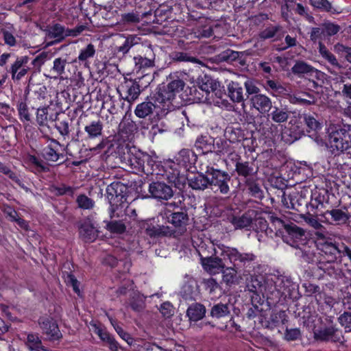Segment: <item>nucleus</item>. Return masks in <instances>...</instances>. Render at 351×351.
I'll return each mask as SVG.
<instances>
[{
  "instance_id": "obj_1",
  "label": "nucleus",
  "mask_w": 351,
  "mask_h": 351,
  "mask_svg": "<svg viewBox=\"0 0 351 351\" xmlns=\"http://www.w3.org/2000/svg\"><path fill=\"white\" fill-rule=\"evenodd\" d=\"M316 249L304 251V258L309 263H315L324 274L336 277L337 270L335 263L341 256V251L336 243L324 239H319L315 242Z\"/></svg>"
},
{
  "instance_id": "obj_2",
  "label": "nucleus",
  "mask_w": 351,
  "mask_h": 351,
  "mask_svg": "<svg viewBox=\"0 0 351 351\" xmlns=\"http://www.w3.org/2000/svg\"><path fill=\"white\" fill-rule=\"evenodd\" d=\"M268 217L274 228L275 235L280 237L285 243L295 248L304 243L306 236L303 228L285 217H278L272 214Z\"/></svg>"
},
{
  "instance_id": "obj_3",
  "label": "nucleus",
  "mask_w": 351,
  "mask_h": 351,
  "mask_svg": "<svg viewBox=\"0 0 351 351\" xmlns=\"http://www.w3.org/2000/svg\"><path fill=\"white\" fill-rule=\"evenodd\" d=\"M223 255L224 259L228 260V265H233L240 276L254 275L256 270L260 269L258 257L252 252H241L237 248L228 247ZM246 279L248 280V278Z\"/></svg>"
},
{
  "instance_id": "obj_4",
  "label": "nucleus",
  "mask_w": 351,
  "mask_h": 351,
  "mask_svg": "<svg viewBox=\"0 0 351 351\" xmlns=\"http://www.w3.org/2000/svg\"><path fill=\"white\" fill-rule=\"evenodd\" d=\"M121 158L135 173L153 175L156 168L157 157L137 149L136 147H126V152H123Z\"/></svg>"
},
{
  "instance_id": "obj_5",
  "label": "nucleus",
  "mask_w": 351,
  "mask_h": 351,
  "mask_svg": "<svg viewBox=\"0 0 351 351\" xmlns=\"http://www.w3.org/2000/svg\"><path fill=\"white\" fill-rule=\"evenodd\" d=\"M104 123L97 119L87 122L84 125V132H78V137H81L82 141L86 143L91 152L99 153L104 150L109 141L107 137L103 134Z\"/></svg>"
},
{
  "instance_id": "obj_6",
  "label": "nucleus",
  "mask_w": 351,
  "mask_h": 351,
  "mask_svg": "<svg viewBox=\"0 0 351 351\" xmlns=\"http://www.w3.org/2000/svg\"><path fill=\"white\" fill-rule=\"evenodd\" d=\"M327 147L334 156H339L351 140V124L343 123L330 126Z\"/></svg>"
},
{
  "instance_id": "obj_7",
  "label": "nucleus",
  "mask_w": 351,
  "mask_h": 351,
  "mask_svg": "<svg viewBox=\"0 0 351 351\" xmlns=\"http://www.w3.org/2000/svg\"><path fill=\"white\" fill-rule=\"evenodd\" d=\"M248 319H252L254 326L252 329H274V328H282V329H289L288 325V315L285 311L273 312L269 318L266 317V313L264 315L256 316L254 311L248 310L246 313ZM290 329H299L298 328H291Z\"/></svg>"
},
{
  "instance_id": "obj_8",
  "label": "nucleus",
  "mask_w": 351,
  "mask_h": 351,
  "mask_svg": "<svg viewBox=\"0 0 351 351\" xmlns=\"http://www.w3.org/2000/svg\"><path fill=\"white\" fill-rule=\"evenodd\" d=\"M153 175L160 176L178 189H182L186 183V178L181 173L176 161L167 160L163 162L157 160Z\"/></svg>"
},
{
  "instance_id": "obj_9",
  "label": "nucleus",
  "mask_w": 351,
  "mask_h": 351,
  "mask_svg": "<svg viewBox=\"0 0 351 351\" xmlns=\"http://www.w3.org/2000/svg\"><path fill=\"white\" fill-rule=\"evenodd\" d=\"M218 24L196 23L195 27L192 29H186L178 40V46L182 49L189 50L193 48L195 43L199 39L208 38L213 34V27Z\"/></svg>"
},
{
  "instance_id": "obj_10",
  "label": "nucleus",
  "mask_w": 351,
  "mask_h": 351,
  "mask_svg": "<svg viewBox=\"0 0 351 351\" xmlns=\"http://www.w3.org/2000/svg\"><path fill=\"white\" fill-rule=\"evenodd\" d=\"M206 173L210 177L209 189L216 194H230L231 176L227 171L208 165Z\"/></svg>"
},
{
  "instance_id": "obj_11",
  "label": "nucleus",
  "mask_w": 351,
  "mask_h": 351,
  "mask_svg": "<svg viewBox=\"0 0 351 351\" xmlns=\"http://www.w3.org/2000/svg\"><path fill=\"white\" fill-rule=\"evenodd\" d=\"M186 7L188 21L205 24H217L219 16L209 14L206 10L208 5L206 2L203 3L202 0H186Z\"/></svg>"
},
{
  "instance_id": "obj_12",
  "label": "nucleus",
  "mask_w": 351,
  "mask_h": 351,
  "mask_svg": "<svg viewBox=\"0 0 351 351\" xmlns=\"http://www.w3.org/2000/svg\"><path fill=\"white\" fill-rule=\"evenodd\" d=\"M229 159L234 164V170L239 182L258 174V167L255 164V158L242 157L235 152L230 154Z\"/></svg>"
},
{
  "instance_id": "obj_13",
  "label": "nucleus",
  "mask_w": 351,
  "mask_h": 351,
  "mask_svg": "<svg viewBox=\"0 0 351 351\" xmlns=\"http://www.w3.org/2000/svg\"><path fill=\"white\" fill-rule=\"evenodd\" d=\"M173 211L167 210L165 213L167 222L171 224L170 234L173 237H179L186 232L189 217L186 208H176Z\"/></svg>"
},
{
  "instance_id": "obj_14",
  "label": "nucleus",
  "mask_w": 351,
  "mask_h": 351,
  "mask_svg": "<svg viewBox=\"0 0 351 351\" xmlns=\"http://www.w3.org/2000/svg\"><path fill=\"white\" fill-rule=\"evenodd\" d=\"M181 73H171L169 76V82L167 85H160L156 93L159 97L158 99L164 104L166 101H172L176 95L182 91L184 87V82L180 79Z\"/></svg>"
},
{
  "instance_id": "obj_15",
  "label": "nucleus",
  "mask_w": 351,
  "mask_h": 351,
  "mask_svg": "<svg viewBox=\"0 0 351 351\" xmlns=\"http://www.w3.org/2000/svg\"><path fill=\"white\" fill-rule=\"evenodd\" d=\"M302 315L298 314V319L300 326L307 329H337L333 323V317L323 316L319 317L315 313H311L310 311L304 310Z\"/></svg>"
},
{
  "instance_id": "obj_16",
  "label": "nucleus",
  "mask_w": 351,
  "mask_h": 351,
  "mask_svg": "<svg viewBox=\"0 0 351 351\" xmlns=\"http://www.w3.org/2000/svg\"><path fill=\"white\" fill-rule=\"evenodd\" d=\"M126 187L120 182H113L106 187V196L110 204V213L113 215L123 208L127 200Z\"/></svg>"
},
{
  "instance_id": "obj_17",
  "label": "nucleus",
  "mask_w": 351,
  "mask_h": 351,
  "mask_svg": "<svg viewBox=\"0 0 351 351\" xmlns=\"http://www.w3.org/2000/svg\"><path fill=\"white\" fill-rule=\"evenodd\" d=\"M159 97L155 93L150 95L146 101L138 104L134 110L135 115L138 118H145L152 116L158 117L160 112L165 108L163 102L158 99Z\"/></svg>"
},
{
  "instance_id": "obj_18",
  "label": "nucleus",
  "mask_w": 351,
  "mask_h": 351,
  "mask_svg": "<svg viewBox=\"0 0 351 351\" xmlns=\"http://www.w3.org/2000/svg\"><path fill=\"white\" fill-rule=\"evenodd\" d=\"M141 81V78L134 80L126 79L118 90L120 96L130 104L134 101L138 99L141 91L143 90V87L140 85Z\"/></svg>"
},
{
  "instance_id": "obj_19",
  "label": "nucleus",
  "mask_w": 351,
  "mask_h": 351,
  "mask_svg": "<svg viewBox=\"0 0 351 351\" xmlns=\"http://www.w3.org/2000/svg\"><path fill=\"white\" fill-rule=\"evenodd\" d=\"M239 185L243 191L249 196L262 200L264 197V191L261 188V179L258 174L239 181Z\"/></svg>"
},
{
  "instance_id": "obj_20",
  "label": "nucleus",
  "mask_w": 351,
  "mask_h": 351,
  "mask_svg": "<svg viewBox=\"0 0 351 351\" xmlns=\"http://www.w3.org/2000/svg\"><path fill=\"white\" fill-rule=\"evenodd\" d=\"M216 89V83L208 75H204L203 77L198 78L197 85H194L190 88V95L195 98L201 99L205 95L206 99L211 91Z\"/></svg>"
},
{
  "instance_id": "obj_21",
  "label": "nucleus",
  "mask_w": 351,
  "mask_h": 351,
  "mask_svg": "<svg viewBox=\"0 0 351 351\" xmlns=\"http://www.w3.org/2000/svg\"><path fill=\"white\" fill-rule=\"evenodd\" d=\"M246 102L252 112H257L264 116L268 114L272 108L271 99L264 94L248 96L246 98Z\"/></svg>"
},
{
  "instance_id": "obj_22",
  "label": "nucleus",
  "mask_w": 351,
  "mask_h": 351,
  "mask_svg": "<svg viewBox=\"0 0 351 351\" xmlns=\"http://www.w3.org/2000/svg\"><path fill=\"white\" fill-rule=\"evenodd\" d=\"M149 193L152 198L159 201H167L174 194L171 186L164 182H152L149 185Z\"/></svg>"
},
{
  "instance_id": "obj_23",
  "label": "nucleus",
  "mask_w": 351,
  "mask_h": 351,
  "mask_svg": "<svg viewBox=\"0 0 351 351\" xmlns=\"http://www.w3.org/2000/svg\"><path fill=\"white\" fill-rule=\"evenodd\" d=\"M175 160L179 167L185 171L193 172L196 170L195 164L197 161V154L191 149H182L176 156Z\"/></svg>"
},
{
  "instance_id": "obj_24",
  "label": "nucleus",
  "mask_w": 351,
  "mask_h": 351,
  "mask_svg": "<svg viewBox=\"0 0 351 351\" xmlns=\"http://www.w3.org/2000/svg\"><path fill=\"white\" fill-rule=\"evenodd\" d=\"M274 287L280 296L286 299L292 298L293 293L297 289L298 285L290 276L280 275L274 281Z\"/></svg>"
},
{
  "instance_id": "obj_25",
  "label": "nucleus",
  "mask_w": 351,
  "mask_h": 351,
  "mask_svg": "<svg viewBox=\"0 0 351 351\" xmlns=\"http://www.w3.org/2000/svg\"><path fill=\"white\" fill-rule=\"evenodd\" d=\"M156 54L151 45L144 47L141 53L134 57L137 71L152 68L155 66Z\"/></svg>"
},
{
  "instance_id": "obj_26",
  "label": "nucleus",
  "mask_w": 351,
  "mask_h": 351,
  "mask_svg": "<svg viewBox=\"0 0 351 351\" xmlns=\"http://www.w3.org/2000/svg\"><path fill=\"white\" fill-rule=\"evenodd\" d=\"M319 215L321 217V221L329 224L345 223L350 218V215L348 213L344 212L339 208L325 210V211L323 213H319Z\"/></svg>"
},
{
  "instance_id": "obj_27",
  "label": "nucleus",
  "mask_w": 351,
  "mask_h": 351,
  "mask_svg": "<svg viewBox=\"0 0 351 351\" xmlns=\"http://www.w3.org/2000/svg\"><path fill=\"white\" fill-rule=\"evenodd\" d=\"M258 35L263 40L272 39L274 41H278L284 36V31L280 25L267 22L263 24Z\"/></svg>"
},
{
  "instance_id": "obj_28",
  "label": "nucleus",
  "mask_w": 351,
  "mask_h": 351,
  "mask_svg": "<svg viewBox=\"0 0 351 351\" xmlns=\"http://www.w3.org/2000/svg\"><path fill=\"white\" fill-rule=\"evenodd\" d=\"M43 136L50 141V143L41 150L43 159L47 162H56L59 159L63 158V154L60 153L58 150V147L61 146L60 142L56 139L49 138L47 134H44Z\"/></svg>"
},
{
  "instance_id": "obj_29",
  "label": "nucleus",
  "mask_w": 351,
  "mask_h": 351,
  "mask_svg": "<svg viewBox=\"0 0 351 351\" xmlns=\"http://www.w3.org/2000/svg\"><path fill=\"white\" fill-rule=\"evenodd\" d=\"M99 232L95 224L89 219L84 221L79 226L80 238L85 243L94 242Z\"/></svg>"
},
{
  "instance_id": "obj_30",
  "label": "nucleus",
  "mask_w": 351,
  "mask_h": 351,
  "mask_svg": "<svg viewBox=\"0 0 351 351\" xmlns=\"http://www.w3.org/2000/svg\"><path fill=\"white\" fill-rule=\"evenodd\" d=\"M226 247H228L223 245V247L220 248V257L210 256L206 258H202V263L203 267L211 271L215 269H223L225 268V265L228 263V260H225V256L223 255Z\"/></svg>"
},
{
  "instance_id": "obj_31",
  "label": "nucleus",
  "mask_w": 351,
  "mask_h": 351,
  "mask_svg": "<svg viewBox=\"0 0 351 351\" xmlns=\"http://www.w3.org/2000/svg\"><path fill=\"white\" fill-rule=\"evenodd\" d=\"M51 108L50 106L38 107L36 112V121L40 128V130L43 133L42 128L47 126L48 123L56 121L58 113L57 112H50Z\"/></svg>"
},
{
  "instance_id": "obj_32",
  "label": "nucleus",
  "mask_w": 351,
  "mask_h": 351,
  "mask_svg": "<svg viewBox=\"0 0 351 351\" xmlns=\"http://www.w3.org/2000/svg\"><path fill=\"white\" fill-rule=\"evenodd\" d=\"M209 178L208 173L197 172L189 176L186 180H187L189 187L193 190L204 191L209 189Z\"/></svg>"
},
{
  "instance_id": "obj_33",
  "label": "nucleus",
  "mask_w": 351,
  "mask_h": 351,
  "mask_svg": "<svg viewBox=\"0 0 351 351\" xmlns=\"http://www.w3.org/2000/svg\"><path fill=\"white\" fill-rule=\"evenodd\" d=\"M194 147L198 152V155H206L209 153H213L214 138L208 135H199L195 141Z\"/></svg>"
},
{
  "instance_id": "obj_34",
  "label": "nucleus",
  "mask_w": 351,
  "mask_h": 351,
  "mask_svg": "<svg viewBox=\"0 0 351 351\" xmlns=\"http://www.w3.org/2000/svg\"><path fill=\"white\" fill-rule=\"evenodd\" d=\"M228 96L230 99L234 103H241V106L244 108L245 101L243 88L237 82L231 81L227 86Z\"/></svg>"
},
{
  "instance_id": "obj_35",
  "label": "nucleus",
  "mask_w": 351,
  "mask_h": 351,
  "mask_svg": "<svg viewBox=\"0 0 351 351\" xmlns=\"http://www.w3.org/2000/svg\"><path fill=\"white\" fill-rule=\"evenodd\" d=\"M339 330H309L310 336L315 340L340 342L343 336L337 333Z\"/></svg>"
},
{
  "instance_id": "obj_36",
  "label": "nucleus",
  "mask_w": 351,
  "mask_h": 351,
  "mask_svg": "<svg viewBox=\"0 0 351 351\" xmlns=\"http://www.w3.org/2000/svg\"><path fill=\"white\" fill-rule=\"evenodd\" d=\"M250 298L252 308H250L248 310L254 311L256 316L264 315L266 313V311L269 308V305L267 302L265 301L263 295H261L258 292H253L252 293Z\"/></svg>"
},
{
  "instance_id": "obj_37",
  "label": "nucleus",
  "mask_w": 351,
  "mask_h": 351,
  "mask_svg": "<svg viewBox=\"0 0 351 351\" xmlns=\"http://www.w3.org/2000/svg\"><path fill=\"white\" fill-rule=\"evenodd\" d=\"M19 119L23 124H29L32 121V114L27 104V97L20 98L16 104Z\"/></svg>"
},
{
  "instance_id": "obj_38",
  "label": "nucleus",
  "mask_w": 351,
  "mask_h": 351,
  "mask_svg": "<svg viewBox=\"0 0 351 351\" xmlns=\"http://www.w3.org/2000/svg\"><path fill=\"white\" fill-rule=\"evenodd\" d=\"M324 196L317 193L311 195L310 202H308L307 211L312 212L316 216H319V213H323L324 208Z\"/></svg>"
},
{
  "instance_id": "obj_39",
  "label": "nucleus",
  "mask_w": 351,
  "mask_h": 351,
  "mask_svg": "<svg viewBox=\"0 0 351 351\" xmlns=\"http://www.w3.org/2000/svg\"><path fill=\"white\" fill-rule=\"evenodd\" d=\"M162 12H164L165 14L169 13L170 15L180 14L183 12V5L177 3V1L174 0L167 1L156 11V14H161Z\"/></svg>"
},
{
  "instance_id": "obj_40",
  "label": "nucleus",
  "mask_w": 351,
  "mask_h": 351,
  "mask_svg": "<svg viewBox=\"0 0 351 351\" xmlns=\"http://www.w3.org/2000/svg\"><path fill=\"white\" fill-rule=\"evenodd\" d=\"M270 113L268 112L269 118L275 123H281L286 122L289 116V112L286 107L282 105L280 106H273Z\"/></svg>"
},
{
  "instance_id": "obj_41",
  "label": "nucleus",
  "mask_w": 351,
  "mask_h": 351,
  "mask_svg": "<svg viewBox=\"0 0 351 351\" xmlns=\"http://www.w3.org/2000/svg\"><path fill=\"white\" fill-rule=\"evenodd\" d=\"M169 230L170 227L168 226L147 224L145 232L151 238H159L162 237H171Z\"/></svg>"
},
{
  "instance_id": "obj_42",
  "label": "nucleus",
  "mask_w": 351,
  "mask_h": 351,
  "mask_svg": "<svg viewBox=\"0 0 351 351\" xmlns=\"http://www.w3.org/2000/svg\"><path fill=\"white\" fill-rule=\"evenodd\" d=\"M66 64L67 61L65 58H55L53 62V66L49 71L50 77L53 79L64 78Z\"/></svg>"
},
{
  "instance_id": "obj_43",
  "label": "nucleus",
  "mask_w": 351,
  "mask_h": 351,
  "mask_svg": "<svg viewBox=\"0 0 351 351\" xmlns=\"http://www.w3.org/2000/svg\"><path fill=\"white\" fill-rule=\"evenodd\" d=\"M206 314V307L200 303L192 304L186 311V315L190 321L197 322L202 319Z\"/></svg>"
},
{
  "instance_id": "obj_44",
  "label": "nucleus",
  "mask_w": 351,
  "mask_h": 351,
  "mask_svg": "<svg viewBox=\"0 0 351 351\" xmlns=\"http://www.w3.org/2000/svg\"><path fill=\"white\" fill-rule=\"evenodd\" d=\"M246 131L240 127H227L225 130V136L230 143H235L245 140Z\"/></svg>"
},
{
  "instance_id": "obj_45",
  "label": "nucleus",
  "mask_w": 351,
  "mask_h": 351,
  "mask_svg": "<svg viewBox=\"0 0 351 351\" xmlns=\"http://www.w3.org/2000/svg\"><path fill=\"white\" fill-rule=\"evenodd\" d=\"M271 225V223H270ZM252 228L256 232H265L267 235L275 233V230L273 226H269L267 220L262 217H256L254 219H252Z\"/></svg>"
},
{
  "instance_id": "obj_46",
  "label": "nucleus",
  "mask_w": 351,
  "mask_h": 351,
  "mask_svg": "<svg viewBox=\"0 0 351 351\" xmlns=\"http://www.w3.org/2000/svg\"><path fill=\"white\" fill-rule=\"evenodd\" d=\"M300 119H302L303 122L305 123L306 126V130L308 134L313 132L312 135H313L317 132V130L322 128L319 122L317 121L316 119L311 114H304L300 117ZM311 135V134H308V136Z\"/></svg>"
},
{
  "instance_id": "obj_47",
  "label": "nucleus",
  "mask_w": 351,
  "mask_h": 351,
  "mask_svg": "<svg viewBox=\"0 0 351 351\" xmlns=\"http://www.w3.org/2000/svg\"><path fill=\"white\" fill-rule=\"evenodd\" d=\"M96 53V49L93 44L89 43L80 50L77 57L78 62L86 65L88 60L93 58Z\"/></svg>"
},
{
  "instance_id": "obj_48",
  "label": "nucleus",
  "mask_w": 351,
  "mask_h": 351,
  "mask_svg": "<svg viewBox=\"0 0 351 351\" xmlns=\"http://www.w3.org/2000/svg\"><path fill=\"white\" fill-rule=\"evenodd\" d=\"M169 130L168 125L159 115L151 119V128L149 133L153 136L167 132Z\"/></svg>"
},
{
  "instance_id": "obj_49",
  "label": "nucleus",
  "mask_w": 351,
  "mask_h": 351,
  "mask_svg": "<svg viewBox=\"0 0 351 351\" xmlns=\"http://www.w3.org/2000/svg\"><path fill=\"white\" fill-rule=\"evenodd\" d=\"M259 270H256L254 275H248L250 277V280L247 282V287H248L251 293L253 292H262L263 291V277L261 275H258Z\"/></svg>"
},
{
  "instance_id": "obj_50",
  "label": "nucleus",
  "mask_w": 351,
  "mask_h": 351,
  "mask_svg": "<svg viewBox=\"0 0 351 351\" xmlns=\"http://www.w3.org/2000/svg\"><path fill=\"white\" fill-rule=\"evenodd\" d=\"M48 35L51 38H55L57 42L62 41L67 35V29L60 23H56L49 29Z\"/></svg>"
},
{
  "instance_id": "obj_51",
  "label": "nucleus",
  "mask_w": 351,
  "mask_h": 351,
  "mask_svg": "<svg viewBox=\"0 0 351 351\" xmlns=\"http://www.w3.org/2000/svg\"><path fill=\"white\" fill-rule=\"evenodd\" d=\"M290 101L293 104L307 106L315 102V98L313 95L310 93H302L291 96Z\"/></svg>"
},
{
  "instance_id": "obj_52",
  "label": "nucleus",
  "mask_w": 351,
  "mask_h": 351,
  "mask_svg": "<svg viewBox=\"0 0 351 351\" xmlns=\"http://www.w3.org/2000/svg\"><path fill=\"white\" fill-rule=\"evenodd\" d=\"M29 162L32 169V171L35 173H46L49 171L45 162L34 155L29 156Z\"/></svg>"
},
{
  "instance_id": "obj_53",
  "label": "nucleus",
  "mask_w": 351,
  "mask_h": 351,
  "mask_svg": "<svg viewBox=\"0 0 351 351\" xmlns=\"http://www.w3.org/2000/svg\"><path fill=\"white\" fill-rule=\"evenodd\" d=\"M290 202H293L291 209L297 212L302 213L305 209L307 210L308 201L298 193H292V199H289Z\"/></svg>"
},
{
  "instance_id": "obj_54",
  "label": "nucleus",
  "mask_w": 351,
  "mask_h": 351,
  "mask_svg": "<svg viewBox=\"0 0 351 351\" xmlns=\"http://www.w3.org/2000/svg\"><path fill=\"white\" fill-rule=\"evenodd\" d=\"M223 272V280L227 285L234 284L237 281V275L239 271L233 267V265H225V268L221 269Z\"/></svg>"
},
{
  "instance_id": "obj_55",
  "label": "nucleus",
  "mask_w": 351,
  "mask_h": 351,
  "mask_svg": "<svg viewBox=\"0 0 351 351\" xmlns=\"http://www.w3.org/2000/svg\"><path fill=\"white\" fill-rule=\"evenodd\" d=\"M230 223L234 226L235 229H242L247 227H252V218L243 214L241 217L233 216L230 219Z\"/></svg>"
},
{
  "instance_id": "obj_56",
  "label": "nucleus",
  "mask_w": 351,
  "mask_h": 351,
  "mask_svg": "<svg viewBox=\"0 0 351 351\" xmlns=\"http://www.w3.org/2000/svg\"><path fill=\"white\" fill-rule=\"evenodd\" d=\"M204 289L213 297H219L221 294V288L216 280L213 278L204 280Z\"/></svg>"
},
{
  "instance_id": "obj_57",
  "label": "nucleus",
  "mask_w": 351,
  "mask_h": 351,
  "mask_svg": "<svg viewBox=\"0 0 351 351\" xmlns=\"http://www.w3.org/2000/svg\"><path fill=\"white\" fill-rule=\"evenodd\" d=\"M170 58L174 62H197V59L189 52L174 51L170 53Z\"/></svg>"
},
{
  "instance_id": "obj_58",
  "label": "nucleus",
  "mask_w": 351,
  "mask_h": 351,
  "mask_svg": "<svg viewBox=\"0 0 351 351\" xmlns=\"http://www.w3.org/2000/svg\"><path fill=\"white\" fill-rule=\"evenodd\" d=\"M230 313V305L221 302L215 304L210 310V316L216 318H221Z\"/></svg>"
},
{
  "instance_id": "obj_59",
  "label": "nucleus",
  "mask_w": 351,
  "mask_h": 351,
  "mask_svg": "<svg viewBox=\"0 0 351 351\" xmlns=\"http://www.w3.org/2000/svg\"><path fill=\"white\" fill-rule=\"evenodd\" d=\"M141 38L136 35H130L126 37L123 44L118 47V51L125 54L134 45L139 44Z\"/></svg>"
},
{
  "instance_id": "obj_60",
  "label": "nucleus",
  "mask_w": 351,
  "mask_h": 351,
  "mask_svg": "<svg viewBox=\"0 0 351 351\" xmlns=\"http://www.w3.org/2000/svg\"><path fill=\"white\" fill-rule=\"evenodd\" d=\"M106 229L112 234H123L126 230L125 223L120 220H111L108 221Z\"/></svg>"
},
{
  "instance_id": "obj_61",
  "label": "nucleus",
  "mask_w": 351,
  "mask_h": 351,
  "mask_svg": "<svg viewBox=\"0 0 351 351\" xmlns=\"http://www.w3.org/2000/svg\"><path fill=\"white\" fill-rule=\"evenodd\" d=\"M213 152L218 156L228 154V156H230V154L232 153L230 152V146L228 144L227 141L221 138H219L216 141L214 139Z\"/></svg>"
},
{
  "instance_id": "obj_62",
  "label": "nucleus",
  "mask_w": 351,
  "mask_h": 351,
  "mask_svg": "<svg viewBox=\"0 0 351 351\" xmlns=\"http://www.w3.org/2000/svg\"><path fill=\"white\" fill-rule=\"evenodd\" d=\"M96 334L100 339L109 344L110 348L112 350L117 351L118 348V343L114 339L108 332V330H95Z\"/></svg>"
},
{
  "instance_id": "obj_63",
  "label": "nucleus",
  "mask_w": 351,
  "mask_h": 351,
  "mask_svg": "<svg viewBox=\"0 0 351 351\" xmlns=\"http://www.w3.org/2000/svg\"><path fill=\"white\" fill-rule=\"evenodd\" d=\"M120 132L122 134H125L127 138H129L130 136L134 135V132L136 131L137 128L136 124L132 121H125L122 122L119 125Z\"/></svg>"
},
{
  "instance_id": "obj_64",
  "label": "nucleus",
  "mask_w": 351,
  "mask_h": 351,
  "mask_svg": "<svg viewBox=\"0 0 351 351\" xmlns=\"http://www.w3.org/2000/svg\"><path fill=\"white\" fill-rule=\"evenodd\" d=\"M55 121V128L58 131L60 134L62 136L63 140H65L66 138H69L70 133L69 120L56 119V121Z\"/></svg>"
}]
</instances>
